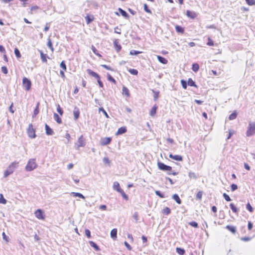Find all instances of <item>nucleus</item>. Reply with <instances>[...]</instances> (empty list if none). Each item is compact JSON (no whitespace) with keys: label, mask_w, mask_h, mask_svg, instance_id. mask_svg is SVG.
Instances as JSON below:
<instances>
[{"label":"nucleus","mask_w":255,"mask_h":255,"mask_svg":"<svg viewBox=\"0 0 255 255\" xmlns=\"http://www.w3.org/2000/svg\"><path fill=\"white\" fill-rule=\"evenodd\" d=\"M203 192L199 191L196 195V199L201 200L202 197Z\"/></svg>","instance_id":"nucleus-45"},{"label":"nucleus","mask_w":255,"mask_h":255,"mask_svg":"<svg viewBox=\"0 0 255 255\" xmlns=\"http://www.w3.org/2000/svg\"><path fill=\"white\" fill-rule=\"evenodd\" d=\"M85 18L86 19L87 24H89V23H90L94 19V17L91 18V17L89 15H87L85 17Z\"/></svg>","instance_id":"nucleus-46"},{"label":"nucleus","mask_w":255,"mask_h":255,"mask_svg":"<svg viewBox=\"0 0 255 255\" xmlns=\"http://www.w3.org/2000/svg\"><path fill=\"white\" fill-rule=\"evenodd\" d=\"M14 54L17 58H19L21 57V54L20 53V51L17 48H15L14 49Z\"/></svg>","instance_id":"nucleus-38"},{"label":"nucleus","mask_w":255,"mask_h":255,"mask_svg":"<svg viewBox=\"0 0 255 255\" xmlns=\"http://www.w3.org/2000/svg\"><path fill=\"white\" fill-rule=\"evenodd\" d=\"M127 131V128L126 127H121L119 128L117 132V134H122L125 133Z\"/></svg>","instance_id":"nucleus-19"},{"label":"nucleus","mask_w":255,"mask_h":255,"mask_svg":"<svg viewBox=\"0 0 255 255\" xmlns=\"http://www.w3.org/2000/svg\"><path fill=\"white\" fill-rule=\"evenodd\" d=\"M172 198L176 202L177 204H181V200L177 194H174V195H173Z\"/></svg>","instance_id":"nucleus-20"},{"label":"nucleus","mask_w":255,"mask_h":255,"mask_svg":"<svg viewBox=\"0 0 255 255\" xmlns=\"http://www.w3.org/2000/svg\"><path fill=\"white\" fill-rule=\"evenodd\" d=\"M157 58L158 60L162 64H166L167 63L168 61L164 57H162L161 56H157Z\"/></svg>","instance_id":"nucleus-18"},{"label":"nucleus","mask_w":255,"mask_h":255,"mask_svg":"<svg viewBox=\"0 0 255 255\" xmlns=\"http://www.w3.org/2000/svg\"><path fill=\"white\" fill-rule=\"evenodd\" d=\"M120 193L122 194V195L124 198H125L126 199H128V196L126 195V194L125 193V192L123 190L121 191Z\"/></svg>","instance_id":"nucleus-60"},{"label":"nucleus","mask_w":255,"mask_h":255,"mask_svg":"<svg viewBox=\"0 0 255 255\" xmlns=\"http://www.w3.org/2000/svg\"><path fill=\"white\" fill-rule=\"evenodd\" d=\"M144 10L147 13H151V10L148 8L146 4H144Z\"/></svg>","instance_id":"nucleus-56"},{"label":"nucleus","mask_w":255,"mask_h":255,"mask_svg":"<svg viewBox=\"0 0 255 255\" xmlns=\"http://www.w3.org/2000/svg\"><path fill=\"white\" fill-rule=\"evenodd\" d=\"M35 217L38 219L44 220L45 216L43 211L41 209H37L34 212Z\"/></svg>","instance_id":"nucleus-7"},{"label":"nucleus","mask_w":255,"mask_h":255,"mask_svg":"<svg viewBox=\"0 0 255 255\" xmlns=\"http://www.w3.org/2000/svg\"><path fill=\"white\" fill-rule=\"evenodd\" d=\"M114 46L116 51L117 52H120V51L122 49V46L120 45V44L119 43V41L118 39L115 40V41H114Z\"/></svg>","instance_id":"nucleus-10"},{"label":"nucleus","mask_w":255,"mask_h":255,"mask_svg":"<svg viewBox=\"0 0 255 255\" xmlns=\"http://www.w3.org/2000/svg\"><path fill=\"white\" fill-rule=\"evenodd\" d=\"M54 118L57 123L61 124L62 123V120L57 114H54Z\"/></svg>","instance_id":"nucleus-24"},{"label":"nucleus","mask_w":255,"mask_h":255,"mask_svg":"<svg viewBox=\"0 0 255 255\" xmlns=\"http://www.w3.org/2000/svg\"><path fill=\"white\" fill-rule=\"evenodd\" d=\"M181 83L182 86L184 89H186L187 88V82L184 80H181Z\"/></svg>","instance_id":"nucleus-47"},{"label":"nucleus","mask_w":255,"mask_h":255,"mask_svg":"<svg viewBox=\"0 0 255 255\" xmlns=\"http://www.w3.org/2000/svg\"><path fill=\"white\" fill-rule=\"evenodd\" d=\"M188 176L191 179H196L197 178L195 173L194 172H189Z\"/></svg>","instance_id":"nucleus-42"},{"label":"nucleus","mask_w":255,"mask_h":255,"mask_svg":"<svg viewBox=\"0 0 255 255\" xmlns=\"http://www.w3.org/2000/svg\"><path fill=\"white\" fill-rule=\"evenodd\" d=\"M73 114L75 120H77L79 117L80 111L77 107H75L73 110Z\"/></svg>","instance_id":"nucleus-14"},{"label":"nucleus","mask_w":255,"mask_h":255,"mask_svg":"<svg viewBox=\"0 0 255 255\" xmlns=\"http://www.w3.org/2000/svg\"><path fill=\"white\" fill-rule=\"evenodd\" d=\"M188 85L190 86L197 87V85H196L195 82L191 78L188 79Z\"/></svg>","instance_id":"nucleus-25"},{"label":"nucleus","mask_w":255,"mask_h":255,"mask_svg":"<svg viewBox=\"0 0 255 255\" xmlns=\"http://www.w3.org/2000/svg\"><path fill=\"white\" fill-rule=\"evenodd\" d=\"M124 244L128 250H131V246L129 245V244L128 242H125Z\"/></svg>","instance_id":"nucleus-62"},{"label":"nucleus","mask_w":255,"mask_h":255,"mask_svg":"<svg viewBox=\"0 0 255 255\" xmlns=\"http://www.w3.org/2000/svg\"><path fill=\"white\" fill-rule=\"evenodd\" d=\"M57 111L60 115H62L63 111V110L60 108L59 105H58V107L57 108Z\"/></svg>","instance_id":"nucleus-58"},{"label":"nucleus","mask_w":255,"mask_h":255,"mask_svg":"<svg viewBox=\"0 0 255 255\" xmlns=\"http://www.w3.org/2000/svg\"><path fill=\"white\" fill-rule=\"evenodd\" d=\"M246 1L250 5H255V0H246Z\"/></svg>","instance_id":"nucleus-49"},{"label":"nucleus","mask_w":255,"mask_h":255,"mask_svg":"<svg viewBox=\"0 0 255 255\" xmlns=\"http://www.w3.org/2000/svg\"><path fill=\"white\" fill-rule=\"evenodd\" d=\"M230 207L232 210L233 211V212L236 213H238V209L233 203H231L230 204Z\"/></svg>","instance_id":"nucleus-36"},{"label":"nucleus","mask_w":255,"mask_h":255,"mask_svg":"<svg viewBox=\"0 0 255 255\" xmlns=\"http://www.w3.org/2000/svg\"><path fill=\"white\" fill-rule=\"evenodd\" d=\"M99 112L100 113L101 112H102L103 114L105 116V117L107 118H109V117L107 114V113L106 112V111L102 107V108H100L99 109Z\"/></svg>","instance_id":"nucleus-35"},{"label":"nucleus","mask_w":255,"mask_h":255,"mask_svg":"<svg viewBox=\"0 0 255 255\" xmlns=\"http://www.w3.org/2000/svg\"><path fill=\"white\" fill-rule=\"evenodd\" d=\"M171 210L168 207H165L162 210V213L165 215H168L170 213Z\"/></svg>","instance_id":"nucleus-31"},{"label":"nucleus","mask_w":255,"mask_h":255,"mask_svg":"<svg viewBox=\"0 0 255 255\" xmlns=\"http://www.w3.org/2000/svg\"><path fill=\"white\" fill-rule=\"evenodd\" d=\"M60 66L64 71H66L67 67L64 61L61 62Z\"/></svg>","instance_id":"nucleus-44"},{"label":"nucleus","mask_w":255,"mask_h":255,"mask_svg":"<svg viewBox=\"0 0 255 255\" xmlns=\"http://www.w3.org/2000/svg\"><path fill=\"white\" fill-rule=\"evenodd\" d=\"M153 92L154 93V96H153L154 100L156 101L159 96V92H155L154 91H153Z\"/></svg>","instance_id":"nucleus-55"},{"label":"nucleus","mask_w":255,"mask_h":255,"mask_svg":"<svg viewBox=\"0 0 255 255\" xmlns=\"http://www.w3.org/2000/svg\"><path fill=\"white\" fill-rule=\"evenodd\" d=\"M186 15L188 17L191 18V19H194L197 16V13L192 11H190L189 10H187L186 11Z\"/></svg>","instance_id":"nucleus-12"},{"label":"nucleus","mask_w":255,"mask_h":255,"mask_svg":"<svg viewBox=\"0 0 255 255\" xmlns=\"http://www.w3.org/2000/svg\"><path fill=\"white\" fill-rule=\"evenodd\" d=\"M247 136H251L255 134V122L250 121L246 131Z\"/></svg>","instance_id":"nucleus-1"},{"label":"nucleus","mask_w":255,"mask_h":255,"mask_svg":"<svg viewBox=\"0 0 255 255\" xmlns=\"http://www.w3.org/2000/svg\"><path fill=\"white\" fill-rule=\"evenodd\" d=\"M231 190L234 191L238 189V186L235 184H232L231 186Z\"/></svg>","instance_id":"nucleus-57"},{"label":"nucleus","mask_w":255,"mask_h":255,"mask_svg":"<svg viewBox=\"0 0 255 255\" xmlns=\"http://www.w3.org/2000/svg\"><path fill=\"white\" fill-rule=\"evenodd\" d=\"M117 229H113L111 231L110 235L111 237L114 240H115L117 238Z\"/></svg>","instance_id":"nucleus-17"},{"label":"nucleus","mask_w":255,"mask_h":255,"mask_svg":"<svg viewBox=\"0 0 255 255\" xmlns=\"http://www.w3.org/2000/svg\"><path fill=\"white\" fill-rule=\"evenodd\" d=\"M237 116V113L236 111H234L233 113H232L229 117V119L230 120H235Z\"/></svg>","instance_id":"nucleus-27"},{"label":"nucleus","mask_w":255,"mask_h":255,"mask_svg":"<svg viewBox=\"0 0 255 255\" xmlns=\"http://www.w3.org/2000/svg\"><path fill=\"white\" fill-rule=\"evenodd\" d=\"M226 228L234 234H235L236 232V227H235L234 226L227 225Z\"/></svg>","instance_id":"nucleus-21"},{"label":"nucleus","mask_w":255,"mask_h":255,"mask_svg":"<svg viewBox=\"0 0 255 255\" xmlns=\"http://www.w3.org/2000/svg\"><path fill=\"white\" fill-rule=\"evenodd\" d=\"M167 154L169 157L172 158L173 159H182V157L180 155H175L173 156L172 154L170 153H168Z\"/></svg>","instance_id":"nucleus-30"},{"label":"nucleus","mask_w":255,"mask_h":255,"mask_svg":"<svg viewBox=\"0 0 255 255\" xmlns=\"http://www.w3.org/2000/svg\"><path fill=\"white\" fill-rule=\"evenodd\" d=\"M189 224L190 225H191V226L193 227H195V228H197L198 227V224L197 222H194V221H193V222H190L189 223Z\"/></svg>","instance_id":"nucleus-54"},{"label":"nucleus","mask_w":255,"mask_h":255,"mask_svg":"<svg viewBox=\"0 0 255 255\" xmlns=\"http://www.w3.org/2000/svg\"><path fill=\"white\" fill-rule=\"evenodd\" d=\"M175 29L178 33H183L184 32V28L179 25H176Z\"/></svg>","instance_id":"nucleus-28"},{"label":"nucleus","mask_w":255,"mask_h":255,"mask_svg":"<svg viewBox=\"0 0 255 255\" xmlns=\"http://www.w3.org/2000/svg\"><path fill=\"white\" fill-rule=\"evenodd\" d=\"M246 208L250 212H252L253 211V208L249 203L247 204Z\"/></svg>","instance_id":"nucleus-53"},{"label":"nucleus","mask_w":255,"mask_h":255,"mask_svg":"<svg viewBox=\"0 0 255 255\" xmlns=\"http://www.w3.org/2000/svg\"><path fill=\"white\" fill-rule=\"evenodd\" d=\"M85 234H86V236L88 238H90L91 237V232H90V231L89 230L86 229L85 230Z\"/></svg>","instance_id":"nucleus-59"},{"label":"nucleus","mask_w":255,"mask_h":255,"mask_svg":"<svg viewBox=\"0 0 255 255\" xmlns=\"http://www.w3.org/2000/svg\"><path fill=\"white\" fill-rule=\"evenodd\" d=\"M17 163L15 162H13L11 165H10L6 169L4 173V177H6L10 174H12L14 171V169L15 168V165Z\"/></svg>","instance_id":"nucleus-3"},{"label":"nucleus","mask_w":255,"mask_h":255,"mask_svg":"<svg viewBox=\"0 0 255 255\" xmlns=\"http://www.w3.org/2000/svg\"><path fill=\"white\" fill-rule=\"evenodd\" d=\"M99 209L105 211L107 209V206L105 205H100L99 206Z\"/></svg>","instance_id":"nucleus-63"},{"label":"nucleus","mask_w":255,"mask_h":255,"mask_svg":"<svg viewBox=\"0 0 255 255\" xmlns=\"http://www.w3.org/2000/svg\"><path fill=\"white\" fill-rule=\"evenodd\" d=\"M108 79L109 81L112 82L114 83H116V81L115 79L110 74L108 75Z\"/></svg>","instance_id":"nucleus-50"},{"label":"nucleus","mask_w":255,"mask_h":255,"mask_svg":"<svg viewBox=\"0 0 255 255\" xmlns=\"http://www.w3.org/2000/svg\"><path fill=\"white\" fill-rule=\"evenodd\" d=\"M111 140V137H104L101 139L100 142L102 145H106L109 144Z\"/></svg>","instance_id":"nucleus-9"},{"label":"nucleus","mask_w":255,"mask_h":255,"mask_svg":"<svg viewBox=\"0 0 255 255\" xmlns=\"http://www.w3.org/2000/svg\"><path fill=\"white\" fill-rule=\"evenodd\" d=\"M207 44L209 46H214V41L211 39V38L209 37L208 38V42Z\"/></svg>","instance_id":"nucleus-48"},{"label":"nucleus","mask_w":255,"mask_h":255,"mask_svg":"<svg viewBox=\"0 0 255 255\" xmlns=\"http://www.w3.org/2000/svg\"><path fill=\"white\" fill-rule=\"evenodd\" d=\"M46 134L48 135H52L54 134V131L51 128L46 124H45Z\"/></svg>","instance_id":"nucleus-11"},{"label":"nucleus","mask_w":255,"mask_h":255,"mask_svg":"<svg viewBox=\"0 0 255 255\" xmlns=\"http://www.w3.org/2000/svg\"><path fill=\"white\" fill-rule=\"evenodd\" d=\"M22 84L24 87L25 90L29 91L31 88V81L26 77H24L22 79Z\"/></svg>","instance_id":"nucleus-6"},{"label":"nucleus","mask_w":255,"mask_h":255,"mask_svg":"<svg viewBox=\"0 0 255 255\" xmlns=\"http://www.w3.org/2000/svg\"><path fill=\"white\" fill-rule=\"evenodd\" d=\"M113 189L116 190L118 192H120L123 190L120 188V184L117 182L115 181L113 183Z\"/></svg>","instance_id":"nucleus-13"},{"label":"nucleus","mask_w":255,"mask_h":255,"mask_svg":"<svg viewBox=\"0 0 255 255\" xmlns=\"http://www.w3.org/2000/svg\"><path fill=\"white\" fill-rule=\"evenodd\" d=\"M157 106L156 105H154L151 109L150 112V115L152 117L154 116L157 110Z\"/></svg>","instance_id":"nucleus-22"},{"label":"nucleus","mask_w":255,"mask_h":255,"mask_svg":"<svg viewBox=\"0 0 255 255\" xmlns=\"http://www.w3.org/2000/svg\"><path fill=\"white\" fill-rule=\"evenodd\" d=\"M86 144L85 140L83 136L82 135L78 138L76 143H75L74 147L76 149H79L80 147H84Z\"/></svg>","instance_id":"nucleus-2"},{"label":"nucleus","mask_w":255,"mask_h":255,"mask_svg":"<svg viewBox=\"0 0 255 255\" xmlns=\"http://www.w3.org/2000/svg\"><path fill=\"white\" fill-rule=\"evenodd\" d=\"M27 134L28 136L31 138H33L36 137L35 131L31 124H29L28 126V128L27 129Z\"/></svg>","instance_id":"nucleus-5"},{"label":"nucleus","mask_w":255,"mask_h":255,"mask_svg":"<svg viewBox=\"0 0 255 255\" xmlns=\"http://www.w3.org/2000/svg\"><path fill=\"white\" fill-rule=\"evenodd\" d=\"M6 200L4 198L2 194H0V204H5L6 203Z\"/></svg>","instance_id":"nucleus-33"},{"label":"nucleus","mask_w":255,"mask_h":255,"mask_svg":"<svg viewBox=\"0 0 255 255\" xmlns=\"http://www.w3.org/2000/svg\"><path fill=\"white\" fill-rule=\"evenodd\" d=\"M141 51H136V50H131L130 51V54L131 55H138V54H140L141 53Z\"/></svg>","instance_id":"nucleus-41"},{"label":"nucleus","mask_w":255,"mask_h":255,"mask_svg":"<svg viewBox=\"0 0 255 255\" xmlns=\"http://www.w3.org/2000/svg\"><path fill=\"white\" fill-rule=\"evenodd\" d=\"M155 193L157 196H158L159 197L161 198L165 197L164 194L162 193L160 191L156 190L155 191Z\"/></svg>","instance_id":"nucleus-37"},{"label":"nucleus","mask_w":255,"mask_h":255,"mask_svg":"<svg viewBox=\"0 0 255 255\" xmlns=\"http://www.w3.org/2000/svg\"><path fill=\"white\" fill-rule=\"evenodd\" d=\"M37 164L34 162V160H29L27 163L25 169L27 171H31L36 168Z\"/></svg>","instance_id":"nucleus-4"},{"label":"nucleus","mask_w":255,"mask_h":255,"mask_svg":"<svg viewBox=\"0 0 255 255\" xmlns=\"http://www.w3.org/2000/svg\"><path fill=\"white\" fill-rule=\"evenodd\" d=\"M49 29V24L47 23L45 25V26L44 28V31L46 32Z\"/></svg>","instance_id":"nucleus-64"},{"label":"nucleus","mask_w":255,"mask_h":255,"mask_svg":"<svg viewBox=\"0 0 255 255\" xmlns=\"http://www.w3.org/2000/svg\"><path fill=\"white\" fill-rule=\"evenodd\" d=\"M47 46L51 49L52 52L54 51L51 40L49 38L48 39Z\"/></svg>","instance_id":"nucleus-32"},{"label":"nucleus","mask_w":255,"mask_h":255,"mask_svg":"<svg viewBox=\"0 0 255 255\" xmlns=\"http://www.w3.org/2000/svg\"><path fill=\"white\" fill-rule=\"evenodd\" d=\"M118 10L122 15V16H123L125 18L127 19H128L129 18L128 14L125 10H123L121 8H119Z\"/></svg>","instance_id":"nucleus-15"},{"label":"nucleus","mask_w":255,"mask_h":255,"mask_svg":"<svg viewBox=\"0 0 255 255\" xmlns=\"http://www.w3.org/2000/svg\"><path fill=\"white\" fill-rule=\"evenodd\" d=\"M40 54V57L41 60L43 62L46 63L47 62V55L45 54H44L41 50H39Z\"/></svg>","instance_id":"nucleus-16"},{"label":"nucleus","mask_w":255,"mask_h":255,"mask_svg":"<svg viewBox=\"0 0 255 255\" xmlns=\"http://www.w3.org/2000/svg\"><path fill=\"white\" fill-rule=\"evenodd\" d=\"M122 91H123V95H125L127 97H129V90H128V89L127 87H123V89H122Z\"/></svg>","instance_id":"nucleus-23"},{"label":"nucleus","mask_w":255,"mask_h":255,"mask_svg":"<svg viewBox=\"0 0 255 255\" xmlns=\"http://www.w3.org/2000/svg\"><path fill=\"white\" fill-rule=\"evenodd\" d=\"M39 103H38L37 104L36 107L35 109L34 110V115L36 116L39 113Z\"/></svg>","instance_id":"nucleus-43"},{"label":"nucleus","mask_w":255,"mask_h":255,"mask_svg":"<svg viewBox=\"0 0 255 255\" xmlns=\"http://www.w3.org/2000/svg\"><path fill=\"white\" fill-rule=\"evenodd\" d=\"M158 168L162 170L170 171L171 170V167L166 165L163 163L158 162Z\"/></svg>","instance_id":"nucleus-8"},{"label":"nucleus","mask_w":255,"mask_h":255,"mask_svg":"<svg viewBox=\"0 0 255 255\" xmlns=\"http://www.w3.org/2000/svg\"><path fill=\"white\" fill-rule=\"evenodd\" d=\"M1 71L4 74H7L8 73V70L6 66H3L1 67Z\"/></svg>","instance_id":"nucleus-52"},{"label":"nucleus","mask_w":255,"mask_h":255,"mask_svg":"<svg viewBox=\"0 0 255 255\" xmlns=\"http://www.w3.org/2000/svg\"><path fill=\"white\" fill-rule=\"evenodd\" d=\"M176 250L177 253L180 255H183L185 253V250L183 249L177 248Z\"/></svg>","instance_id":"nucleus-34"},{"label":"nucleus","mask_w":255,"mask_h":255,"mask_svg":"<svg viewBox=\"0 0 255 255\" xmlns=\"http://www.w3.org/2000/svg\"><path fill=\"white\" fill-rule=\"evenodd\" d=\"M223 197L227 201H231V199L230 198V196L226 193L223 194Z\"/></svg>","instance_id":"nucleus-51"},{"label":"nucleus","mask_w":255,"mask_h":255,"mask_svg":"<svg viewBox=\"0 0 255 255\" xmlns=\"http://www.w3.org/2000/svg\"><path fill=\"white\" fill-rule=\"evenodd\" d=\"M71 194L75 197H78L82 199H85V197L80 193L72 192Z\"/></svg>","instance_id":"nucleus-29"},{"label":"nucleus","mask_w":255,"mask_h":255,"mask_svg":"<svg viewBox=\"0 0 255 255\" xmlns=\"http://www.w3.org/2000/svg\"><path fill=\"white\" fill-rule=\"evenodd\" d=\"M87 72L89 75H91L92 77H96V72L92 71L91 69H88L87 70Z\"/></svg>","instance_id":"nucleus-40"},{"label":"nucleus","mask_w":255,"mask_h":255,"mask_svg":"<svg viewBox=\"0 0 255 255\" xmlns=\"http://www.w3.org/2000/svg\"><path fill=\"white\" fill-rule=\"evenodd\" d=\"M192 69L193 71L196 72H197L199 69V64L197 63H194L192 64Z\"/></svg>","instance_id":"nucleus-26"},{"label":"nucleus","mask_w":255,"mask_h":255,"mask_svg":"<svg viewBox=\"0 0 255 255\" xmlns=\"http://www.w3.org/2000/svg\"><path fill=\"white\" fill-rule=\"evenodd\" d=\"M89 243L91 247H92L93 248H94L95 250H96V243L93 241H89Z\"/></svg>","instance_id":"nucleus-61"},{"label":"nucleus","mask_w":255,"mask_h":255,"mask_svg":"<svg viewBox=\"0 0 255 255\" xmlns=\"http://www.w3.org/2000/svg\"><path fill=\"white\" fill-rule=\"evenodd\" d=\"M128 72L130 74L134 75H136L138 74V71L136 69H129L128 70Z\"/></svg>","instance_id":"nucleus-39"}]
</instances>
